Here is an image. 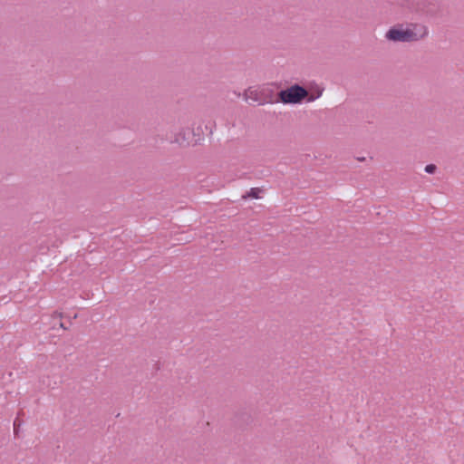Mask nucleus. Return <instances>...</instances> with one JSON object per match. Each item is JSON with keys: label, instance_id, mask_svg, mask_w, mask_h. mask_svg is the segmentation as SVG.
Returning <instances> with one entry per match:
<instances>
[{"label": "nucleus", "instance_id": "1", "mask_svg": "<svg viewBox=\"0 0 464 464\" xmlns=\"http://www.w3.org/2000/svg\"><path fill=\"white\" fill-rule=\"evenodd\" d=\"M429 35L428 27L421 23L397 24L391 26L384 38L392 43H413L425 39Z\"/></svg>", "mask_w": 464, "mask_h": 464}, {"label": "nucleus", "instance_id": "2", "mask_svg": "<svg viewBox=\"0 0 464 464\" xmlns=\"http://www.w3.org/2000/svg\"><path fill=\"white\" fill-rule=\"evenodd\" d=\"M280 101L285 104H299L304 101L313 102L317 97L309 94L308 91L298 85H292L278 93Z\"/></svg>", "mask_w": 464, "mask_h": 464}, {"label": "nucleus", "instance_id": "3", "mask_svg": "<svg viewBox=\"0 0 464 464\" xmlns=\"http://www.w3.org/2000/svg\"><path fill=\"white\" fill-rule=\"evenodd\" d=\"M262 89L260 87H249L245 91L244 96L246 102H257L264 103L265 100L262 97Z\"/></svg>", "mask_w": 464, "mask_h": 464}, {"label": "nucleus", "instance_id": "4", "mask_svg": "<svg viewBox=\"0 0 464 464\" xmlns=\"http://www.w3.org/2000/svg\"><path fill=\"white\" fill-rule=\"evenodd\" d=\"M189 130L188 129H181L178 132V134L175 137V142H177L179 145H188L190 140L188 138Z\"/></svg>", "mask_w": 464, "mask_h": 464}, {"label": "nucleus", "instance_id": "5", "mask_svg": "<svg viewBox=\"0 0 464 464\" xmlns=\"http://www.w3.org/2000/svg\"><path fill=\"white\" fill-rule=\"evenodd\" d=\"M437 169V167L436 165L434 164H429V165H426L425 167V172L429 173V174H433Z\"/></svg>", "mask_w": 464, "mask_h": 464}]
</instances>
